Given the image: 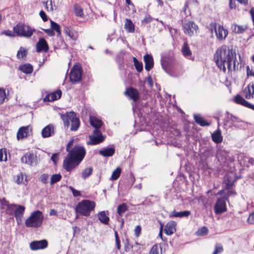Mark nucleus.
Returning <instances> with one entry per match:
<instances>
[{"label":"nucleus","mask_w":254,"mask_h":254,"mask_svg":"<svg viewBox=\"0 0 254 254\" xmlns=\"http://www.w3.org/2000/svg\"><path fill=\"white\" fill-rule=\"evenodd\" d=\"M125 28L128 32H134V25L129 19H126Z\"/></svg>","instance_id":"31"},{"label":"nucleus","mask_w":254,"mask_h":254,"mask_svg":"<svg viewBox=\"0 0 254 254\" xmlns=\"http://www.w3.org/2000/svg\"><path fill=\"white\" fill-rule=\"evenodd\" d=\"M226 198L225 197H221L217 199L214 208L216 214H221L226 211Z\"/></svg>","instance_id":"9"},{"label":"nucleus","mask_w":254,"mask_h":254,"mask_svg":"<svg viewBox=\"0 0 254 254\" xmlns=\"http://www.w3.org/2000/svg\"><path fill=\"white\" fill-rule=\"evenodd\" d=\"M171 59L170 58L166 56L162 55L161 59V64L162 68L166 71L168 72L171 66Z\"/></svg>","instance_id":"22"},{"label":"nucleus","mask_w":254,"mask_h":254,"mask_svg":"<svg viewBox=\"0 0 254 254\" xmlns=\"http://www.w3.org/2000/svg\"><path fill=\"white\" fill-rule=\"evenodd\" d=\"M82 69L81 66L74 65L71 69L69 79L72 84L79 82L82 79Z\"/></svg>","instance_id":"6"},{"label":"nucleus","mask_w":254,"mask_h":254,"mask_svg":"<svg viewBox=\"0 0 254 254\" xmlns=\"http://www.w3.org/2000/svg\"><path fill=\"white\" fill-rule=\"evenodd\" d=\"M208 232V229L206 227H202L199 229L196 232V234L198 236H203L207 234Z\"/></svg>","instance_id":"40"},{"label":"nucleus","mask_w":254,"mask_h":254,"mask_svg":"<svg viewBox=\"0 0 254 254\" xmlns=\"http://www.w3.org/2000/svg\"><path fill=\"white\" fill-rule=\"evenodd\" d=\"M182 52L183 55L185 57L190 56L191 54V52L190 49V48L186 42H185L183 44L182 49Z\"/></svg>","instance_id":"35"},{"label":"nucleus","mask_w":254,"mask_h":254,"mask_svg":"<svg viewBox=\"0 0 254 254\" xmlns=\"http://www.w3.org/2000/svg\"><path fill=\"white\" fill-rule=\"evenodd\" d=\"M115 152V149L112 147H107L102 148L99 151V153L104 157H111Z\"/></svg>","instance_id":"21"},{"label":"nucleus","mask_w":254,"mask_h":254,"mask_svg":"<svg viewBox=\"0 0 254 254\" xmlns=\"http://www.w3.org/2000/svg\"><path fill=\"white\" fill-rule=\"evenodd\" d=\"M133 61L135 69L138 72H140L143 70V64L142 63L138 61L135 57H133Z\"/></svg>","instance_id":"37"},{"label":"nucleus","mask_w":254,"mask_h":254,"mask_svg":"<svg viewBox=\"0 0 254 254\" xmlns=\"http://www.w3.org/2000/svg\"><path fill=\"white\" fill-rule=\"evenodd\" d=\"M176 225L175 222L173 221L168 222L164 229L165 233L167 235H171L176 231Z\"/></svg>","instance_id":"20"},{"label":"nucleus","mask_w":254,"mask_h":254,"mask_svg":"<svg viewBox=\"0 0 254 254\" xmlns=\"http://www.w3.org/2000/svg\"><path fill=\"white\" fill-rule=\"evenodd\" d=\"M58 153H54L51 158V159L53 161V162L56 164L58 161Z\"/></svg>","instance_id":"62"},{"label":"nucleus","mask_w":254,"mask_h":254,"mask_svg":"<svg viewBox=\"0 0 254 254\" xmlns=\"http://www.w3.org/2000/svg\"><path fill=\"white\" fill-rule=\"evenodd\" d=\"M247 221L250 224H254V212L250 215Z\"/></svg>","instance_id":"58"},{"label":"nucleus","mask_w":254,"mask_h":254,"mask_svg":"<svg viewBox=\"0 0 254 254\" xmlns=\"http://www.w3.org/2000/svg\"><path fill=\"white\" fill-rule=\"evenodd\" d=\"M229 6L230 8L233 9L236 7L235 3L233 0H229Z\"/></svg>","instance_id":"64"},{"label":"nucleus","mask_w":254,"mask_h":254,"mask_svg":"<svg viewBox=\"0 0 254 254\" xmlns=\"http://www.w3.org/2000/svg\"><path fill=\"white\" fill-rule=\"evenodd\" d=\"M121 169L120 167H117L113 171L110 178V180L113 181L117 180L121 175Z\"/></svg>","instance_id":"39"},{"label":"nucleus","mask_w":254,"mask_h":254,"mask_svg":"<svg viewBox=\"0 0 254 254\" xmlns=\"http://www.w3.org/2000/svg\"><path fill=\"white\" fill-rule=\"evenodd\" d=\"M20 161L31 166H36L38 163L37 155L32 152L25 153L21 158Z\"/></svg>","instance_id":"7"},{"label":"nucleus","mask_w":254,"mask_h":254,"mask_svg":"<svg viewBox=\"0 0 254 254\" xmlns=\"http://www.w3.org/2000/svg\"><path fill=\"white\" fill-rule=\"evenodd\" d=\"M184 29L187 32H194L196 31L197 29V26L193 22L185 20L183 23Z\"/></svg>","instance_id":"18"},{"label":"nucleus","mask_w":254,"mask_h":254,"mask_svg":"<svg viewBox=\"0 0 254 254\" xmlns=\"http://www.w3.org/2000/svg\"><path fill=\"white\" fill-rule=\"evenodd\" d=\"M51 27L52 30L56 32H61L60 26L55 22L51 20Z\"/></svg>","instance_id":"45"},{"label":"nucleus","mask_w":254,"mask_h":254,"mask_svg":"<svg viewBox=\"0 0 254 254\" xmlns=\"http://www.w3.org/2000/svg\"><path fill=\"white\" fill-rule=\"evenodd\" d=\"M190 214V211L189 210H185L183 211L177 212L174 211L172 213V216L176 217H180L182 218L184 217H188Z\"/></svg>","instance_id":"30"},{"label":"nucleus","mask_w":254,"mask_h":254,"mask_svg":"<svg viewBox=\"0 0 254 254\" xmlns=\"http://www.w3.org/2000/svg\"><path fill=\"white\" fill-rule=\"evenodd\" d=\"M89 138L90 141L88 142V144L96 145L104 140V137L102 135V133L100 130H94L93 134L89 135Z\"/></svg>","instance_id":"8"},{"label":"nucleus","mask_w":254,"mask_h":254,"mask_svg":"<svg viewBox=\"0 0 254 254\" xmlns=\"http://www.w3.org/2000/svg\"><path fill=\"white\" fill-rule=\"evenodd\" d=\"M27 54V51L22 47H20L17 51L16 57L18 59L21 60L26 57Z\"/></svg>","instance_id":"33"},{"label":"nucleus","mask_w":254,"mask_h":254,"mask_svg":"<svg viewBox=\"0 0 254 254\" xmlns=\"http://www.w3.org/2000/svg\"><path fill=\"white\" fill-rule=\"evenodd\" d=\"M247 74L249 76H254V71L252 69H250L249 66H247Z\"/></svg>","instance_id":"63"},{"label":"nucleus","mask_w":254,"mask_h":254,"mask_svg":"<svg viewBox=\"0 0 254 254\" xmlns=\"http://www.w3.org/2000/svg\"><path fill=\"white\" fill-rule=\"evenodd\" d=\"M49 178V175L47 174H42L39 178V180L43 184H46L48 183V179Z\"/></svg>","instance_id":"47"},{"label":"nucleus","mask_w":254,"mask_h":254,"mask_svg":"<svg viewBox=\"0 0 254 254\" xmlns=\"http://www.w3.org/2000/svg\"><path fill=\"white\" fill-rule=\"evenodd\" d=\"M6 97L4 89L1 88L0 89V104H1L4 101Z\"/></svg>","instance_id":"48"},{"label":"nucleus","mask_w":254,"mask_h":254,"mask_svg":"<svg viewBox=\"0 0 254 254\" xmlns=\"http://www.w3.org/2000/svg\"><path fill=\"white\" fill-rule=\"evenodd\" d=\"M55 127L52 124H49L44 127L41 131V135L43 138L51 136L54 134Z\"/></svg>","instance_id":"16"},{"label":"nucleus","mask_w":254,"mask_h":254,"mask_svg":"<svg viewBox=\"0 0 254 254\" xmlns=\"http://www.w3.org/2000/svg\"><path fill=\"white\" fill-rule=\"evenodd\" d=\"M125 54L124 51H121L120 53L117 55L116 61L119 64H124V56Z\"/></svg>","instance_id":"43"},{"label":"nucleus","mask_w":254,"mask_h":254,"mask_svg":"<svg viewBox=\"0 0 254 254\" xmlns=\"http://www.w3.org/2000/svg\"><path fill=\"white\" fill-rule=\"evenodd\" d=\"M93 172V169L91 167H88L85 168L82 172L81 176L82 178L85 180L88 178Z\"/></svg>","instance_id":"36"},{"label":"nucleus","mask_w":254,"mask_h":254,"mask_svg":"<svg viewBox=\"0 0 254 254\" xmlns=\"http://www.w3.org/2000/svg\"><path fill=\"white\" fill-rule=\"evenodd\" d=\"M193 119L195 122L201 127L209 126L210 123L204 120L200 115L194 114Z\"/></svg>","instance_id":"25"},{"label":"nucleus","mask_w":254,"mask_h":254,"mask_svg":"<svg viewBox=\"0 0 254 254\" xmlns=\"http://www.w3.org/2000/svg\"><path fill=\"white\" fill-rule=\"evenodd\" d=\"M13 206L17 207L14 211V216L15 217L17 223L19 224L21 221V219L23 216L25 208L23 205H17L15 204H13Z\"/></svg>","instance_id":"11"},{"label":"nucleus","mask_w":254,"mask_h":254,"mask_svg":"<svg viewBox=\"0 0 254 254\" xmlns=\"http://www.w3.org/2000/svg\"><path fill=\"white\" fill-rule=\"evenodd\" d=\"M243 93L244 96L247 99L254 98V82H251L244 88Z\"/></svg>","instance_id":"14"},{"label":"nucleus","mask_w":254,"mask_h":254,"mask_svg":"<svg viewBox=\"0 0 254 254\" xmlns=\"http://www.w3.org/2000/svg\"><path fill=\"white\" fill-rule=\"evenodd\" d=\"M40 16L44 21H46L48 20L47 16L45 12L43 10H41L39 13Z\"/></svg>","instance_id":"57"},{"label":"nucleus","mask_w":254,"mask_h":254,"mask_svg":"<svg viewBox=\"0 0 254 254\" xmlns=\"http://www.w3.org/2000/svg\"><path fill=\"white\" fill-rule=\"evenodd\" d=\"M144 61L145 63V69L147 71H149L153 66V60L151 56L146 54L144 56Z\"/></svg>","instance_id":"23"},{"label":"nucleus","mask_w":254,"mask_h":254,"mask_svg":"<svg viewBox=\"0 0 254 254\" xmlns=\"http://www.w3.org/2000/svg\"><path fill=\"white\" fill-rule=\"evenodd\" d=\"M33 33H1L5 36L9 37H14L16 35L18 37H25L26 38L30 37Z\"/></svg>","instance_id":"26"},{"label":"nucleus","mask_w":254,"mask_h":254,"mask_svg":"<svg viewBox=\"0 0 254 254\" xmlns=\"http://www.w3.org/2000/svg\"><path fill=\"white\" fill-rule=\"evenodd\" d=\"M19 69L26 74H30L33 71V66L30 64H26L19 66Z\"/></svg>","instance_id":"27"},{"label":"nucleus","mask_w":254,"mask_h":254,"mask_svg":"<svg viewBox=\"0 0 254 254\" xmlns=\"http://www.w3.org/2000/svg\"><path fill=\"white\" fill-rule=\"evenodd\" d=\"M232 32H242L245 30L242 26H238L236 24H233L231 26Z\"/></svg>","instance_id":"46"},{"label":"nucleus","mask_w":254,"mask_h":254,"mask_svg":"<svg viewBox=\"0 0 254 254\" xmlns=\"http://www.w3.org/2000/svg\"><path fill=\"white\" fill-rule=\"evenodd\" d=\"M69 189L72 191L73 195L74 197L79 196L81 195L80 192L79 190H75V189H74L72 187L70 186Z\"/></svg>","instance_id":"52"},{"label":"nucleus","mask_w":254,"mask_h":254,"mask_svg":"<svg viewBox=\"0 0 254 254\" xmlns=\"http://www.w3.org/2000/svg\"><path fill=\"white\" fill-rule=\"evenodd\" d=\"M29 131H32V128L29 126L20 127L17 132V139L20 140L26 137L28 135Z\"/></svg>","instance_id":"13"},{"label":"nucleus","mask_w":254,"mask_h":254,"mask_svg":"<svg viewBox=\"0 0 254 254\" xmlns=\"http://www.w3.org/2000/svg\"><path fill=\"white\" fill-rule=\"evenodd\" d=\"M49 50V46L46 41L43 38H40L36 44V51L37 52H46Z\"/></svg>","instance_id":"17"},{"label":"nucleus","mask_w":254,"mask_h":254,"mask_svg":"<svg viewBox=\"0 0 254 254\" xmlns=\"http://www.w3.org/2000/svg\"><path fill=\"white\" fill-rule=\"evenodd\" d=\"M226 113L228 115L227 119L226 120V122H228L229 120L231 121L233 123H239L241 121V120L239 118L233 115L232 114H230L228 113V112H227Z\"/></svg>","instance_id":"42"},{"label":"nucleus","mask_w":254,"mask_h":254,"mask_svg":"<svg viewBox=\"0 0 254 254\" xmlns=\"http://www.w3.org/2000/svg\"><path fill=\"white\" fill-rule=\"evenodd\" d=\"M210 32H217V24L216 23H211L210 25Z\"/></svg>","instance_id":"59"},{"label":"nucleus","mask_w":254,"mask_h":254,"mask_svg":"<svg viewBox=\"0 0 254 254\" xmlns=\"http://www.w3.org/2000/svg\"><path fill=\"white\" fill-rule=\"evenodd\" d=\"M62 92L61 90L47 94L43 99L44 102L54 101L61 98Z\"/></svg>","instance_id":"15"},{"label":"nucleus","mask_w":254,"mask_h":254,"mask_svg":"<svg viewBox=\"0 0 254 254\" xmlns=\"http://www.w3.org/2000/svg\"><path fill=\"white\" fill-rule=\"evenodd\" d=\"M141 228L140 226L137 225L134 229V234L136 237H138L141 233Z\"/></svg>","instance_id":"56"},{"label":"nucleus","mask_w":254,"mask_h":254,"mask_svg":"<svg viewBox=\"0 0 254 254\" xmlns=\"http://www.w3.org/2000/svg\"><path fill=\"white\" fill-rule=\"evenodd\" d=\"M90 125L94 127V130H100L99 128L103 124L101 120L95 118L90 119Z\"/></svg>","instance_id":"29"},{"label":"nucleus","mask_w":254,"mask_h":254,"mask_svg":"<svg viewBox=\"0 0 254 254\" xmlns=\"http://www.w3.org/2000/svg\"><path fill=\"white\" fill-rule=\"evenodd\" d=\"M214 60L217 65L224 72L226 70V66L229 70L231 69L232 62H233V68L236 66V54L232 49H227L226 47H222L218 49L214 55Z\"/></svg>","instance_id":"1"},{"label":"nucleus","mask_w":254,"mask_h":254,"mask_svg":"<svg viewBox=\"0 0 254 254\" xmlns=\"http://www.w3.org/2000/svg\"><path fill=\"white\" fill-rule=\"evenodd\" d=\"M95 206V203L93 201L83 200L78 203L75 207V211L80 214L88 216L90 212L94 210Z\"/></svg>","instance_id":"5"},{"label":"nucleus","mask_w":254,"mask_h":254,"mask_svg":"<svg viewBox=\"0 0 254 254\" xmlns=\"http://www.w3.org/2000/svg\"><path fill=\"white\" fill-rule=\"evenodd\" d=\"M211 137L212 140L216 143H219L222 141L223 137L221 135V131L218 129L213 133H212Z\"/></svg>","instance_id":"24"},{"label":"nucleus","mask_w":254,"mask_h":254,"mask_svg":"<svg viewBox=\"0 0 254 254\" xmlns=\"http://www.w3.org/2000/svg\"><path fill=\"white\" fill-rule=\"evenodd\" d=\"M85 148L80 145H75L67 152L63 161V168L68 172H70L77 167L82 161L86 155Z\"/></svg>","instance_id":"2"},{"label":"nucleus","mask_w":254,"mask_h":254,"mask_svg":"<svg viewBox=\"0 0 254 254\" xmlns=\"http://www.w3.org/2000/svg\"><path fill=\"white\" fill-rule=\"evenodd\" d=\"M128 206L125 203H123L118 206L117 212L119 215L122 216L123 214L128 209Z\"/></svg>","instance_id":"34"},{"label":"nucleus","mask_w":254,"mask_h":254,"mask_svg":"<svg viewBox=\"0 0 254 254\" xmlns=\"http://www.w3.org/2000/svg\"><path fill=\"white\" fill-rule=\"evenodd\" d=\"M147 83L148 84L150 87H152L153 85V80L151 76H149L146 79Z\"/></svg>","instance_id":"61"},{"label":"nucleus","mask_w":254,"mask_h":254,"mask_svg":"<svg viewBox=\"0 0 254 254\" xmlns=\"http://www.w3.org/2000/svg\"><path fill=\"white\" fill-rule=\"evenodd\" d=\"M149 254H159V248L157 245H154L150 251Z\"/></svg>","instance_id":"49"},{"label":"nucleus","mask_w":254,"mask_h":254,"mask_svg":"<svg viewBox=\"0 0 254 254\" xmlns=\"http://www.w3.org/2000/svg\"><path fill=\"white\" fill-rule=\"evenodd\" d=\"M48 241L45 240L39 241H34L30 243V248L33 251H37L38 250H43L48 247Z\"/></svg>","instance_id":"10"},{"label":"nucleus","mask_w":254,"mask_h":254,"mask_svg":"<svg viewBox=\"0 0 254 254\" xmlns=\"http://www.w3.org/2000/svg\"><path fill=\"white\" fill-rule=\"evenodd\" d=\"M125 94L129 96V98L135 102L139 98V93L137 89L133 87H129L125 92Z\"/></svg>","instance_id":"12"},{"label":"nucleus","mask_w":254,"mask_h":254,"mask_svg":"<svg viewBox=\"0 0 254 254\" xmlns=\"http://www.w3.org/2000/svg\"><path fill=\"white\" fill-rule=\"evenodd\" d=\"M44 216L40 210L33 212L25 221V225L28 227L38 228L42 224Z\"/></svg>","instance_id":"4"},{"label":"nucleus","mask_w":254,"mask_h":254,"mask_svg":"<svg viewBox=\"0 0 254 254\" xmlns=\"http://www.w3.org/2000/svg\"><path fill=\"white\" fill-rule=\"evenodd\" d=\"M73 142H74V139H72L71 140H70L68 142V143L66 145V151L68 152L69 151L71 150V146L73 145Z\"/></svg>","instance_id":"54"},{"label":"nucleus","mask_w":254,"mask_h":254,"mask_svg":"<svg viewBox=\"0 0 254 254\" xmlns=\"http://www.w3.org/2000/svg\"><path fill=\"white\" fill-rule=\"evenodd\" d=\"M64 126L68 127L71 123L70 129L71 131L77 130L80 126V121L76 114L73 112L66 113L64 114H61Z\"/></svg>","instance_id":"3"},{"label":"nucleus","mask_w":254,"mask_h":254,"mask_svg":"<svg viewBox=\"0 0 254 254\" xmlns=\"http://www.w3.org/2000/svg\"><path fill=\"white\" fill-rule=\"evenodd\" d=\"M98 218L99 221L103 224H108L110 218L107 216L105 211H102L98 213Z\"/></svg>","instance_id":"28"},{"label":"nucleus","mask_w":254,"mask_h":254,"mask_svg":"<svg viewBox=\"0 0 254 254\" xmlns=\"http://www.w3.org/2000/svg\"><path fill=\"white\" fill-rule=\"evenodd\" d=\"M13 32H36L34 29L32 30L29 26L22 23H18L13 27Z\"/></svg>","instance_id":"19"},{"label":"nucleus","mask_w":254,"mask_h":254,"mask_svg":"<svg viewBox=\"0 0 254 254\" xmlns=\"http://www.w3.org/2000/svg\"><path fill=\"white\" fill-rule=\"evenodd\" d=\"M243 106H245L249 109H252L253 110H254V105L251 104V103L247 101L244 102V104L243 105Z\"/></svg>","instance_id":"55"},{"label":"nucleus","mask_w":254,"mask_h":254,"mask_svg":"<svg viewBox=\"0 0 254 254\" xmlns=\"http://www.w3.org/2000/svg\"><path fill=\"white\" fill-rule=\"evenodd\" d=\"M24 175L22 173H20L17 176V179L15 181L17 184H20L23 183Z\"/></svg>","instance_id":"50"},{"label":"nucleus","mask_w":254,"mask_h":254,"mask_svg":"<svg viewBox=\"0 0 254 254\" xmlns=\"http://www.w3.org/2000/svg\"><path fill=\"white\" fill-rule=\"evenodd\" d=\"M77 33H65L66 40L72 39L76 40L77 37Z\"/></svg>","instance_id":"44"},{"label":"nucleus","mask_w":254,"mask_h":254,"mask_svg":"<svg viewBox=\"0 0 254 254\" xmlns=\"http://www.w3.org/2000/svg\"><path fill=\"white\" fill-rule=\"evenodd\" d=\"M5 154V158L4 159H3V152L2 149H0V161H6L7 160V155L6 153L4 151Z\"/></svg>","instance_id":"60"},{"label":"nucleus","mask_w":254,"mask_h":254,"mask_svg":"<svg viewBox=\"0 0 254 254\" xmlns=\"http://www.w3.org/2000/svg\"><path fill=\"white\" fill-rule=\"evenodd\" d=\"M62 176L60 174H56L51 176L50 179V184L51 185L59 182L61 180Z\"/></svg>","instance_id":"38"},{"label":"nucleus","mask_w":254,"mask_h":254,"mask_svg":"<svg viewBox=\"0 0 254 254\" xmlns=\"http://www.w3.org/2000/svg\"><path fill=\"white\" fill-rule=\"evenodd\" d=\"M215 251H216L218 254L221 253L223 251V248L221 244H216L215 245Z\"/></svg>","instance_id":"51"},{"label":"nucleus","mask_w":254,"mask_h":254,"mask_svg":"<svg viewBox=\"0 0 254 254\" xmlns=\"http://www.w3.org/2000/svg\"><path fill=\"white\" fill-rule=\"evenodd\" d=\"M234 101L236 103L243 106L244 104V102L246 100L240 95L237 94L235 96Z\"/></svg>","instance_id":"41"},{"label":"nucleus","mask_w":254,"mask_h":254,"mask_svg":"<svg viewBox=\"0 0 254 254\" xmlns=\"http://www.w3.org/2000/svg\"><path fill=\"white\" fill-rule=\"evenodd\" d=\"M215 33V35H216L217 39L220 40L225 39L228 34V33H224V35L223 36V33Z\"/></svg>","instance_id":"53"},{"label":"nucleus","mask_w":254,"mask_h":254,"mask_svg":"<svg viewBox=\"0 0 254 254\" xmlns=\"http://www.w3.org/2000/svg\"><path fill=\"white\" fill-rule=\"evenodd\" d=\"M74 11L75 14L79 17L84 16V13L82 8L78 4H75L73 6Z\"/></svg>","instance_id":"32"}]
</instances>
